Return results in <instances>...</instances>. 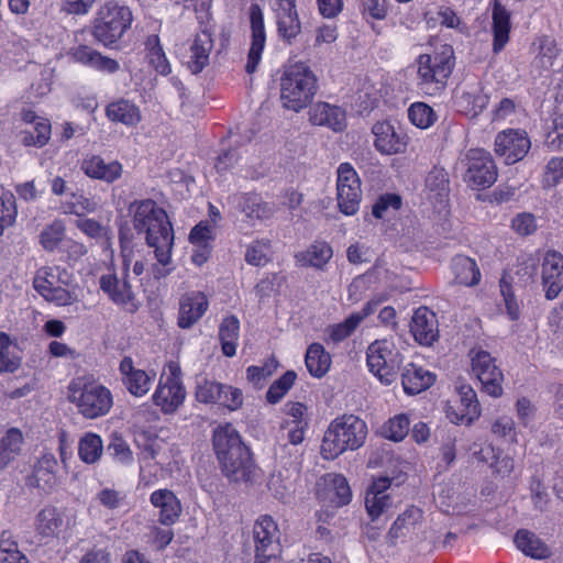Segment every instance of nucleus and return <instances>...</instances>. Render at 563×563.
<instances>
[{"label": "nucleus", "instance_id": "obj_20", "mask_svg": "<svg viewBox=\"0 0 563 563\" xmlns=\"http://www.w3.org/2000/svg\"><path fill=\"white\" fill-rule=\"evenodd\" d=\"M285 418L280 424L288 446L298 449L303 440L309 426L307 407L301 402H287L284 408Z\"/></svg>", "mask_w": 563, "mask_h": 563}, {"label": "nucleus", "instance_id": "obj_18", "mask_svg": "<svg viewBox=\"0 0 563 563\" xmlns=\"http://www.w3.org/2000/svg\"><path fill=\"white\" fill-rule=\"evenodd\" d=\"M530 146L527 132L520 129L504 130L495 137V153L508 165L521 161Z\"/></svg>", "mask_w": 563, "mask_h": 563}, {"label": "nucleus", "instance_id": "obj_51", "mask_svg": "<svg viewBox=\"0 0 563 563\" xmlns=\"http://www.w3.org/2000/svg\"><path fill=\"white\" fill-rule=\"evenodd\" d=\"M510 15L500 4H495L493 10V49L499 53L509 41Z\"/></svg>", "mask_w": 563, "mask_h": 563}, {"label": "nucleus", "instance_id": "obj_45", "mask_svg": "<svg viewBox=\"0 0 563 563\" xmlns=\"http://www.w3.org/2000/svg\"><path fill=\"white\" fill-rule=\"evenodd\" d=\"M218 335L222 353L228 357L234 356L240 339V320L238 317L230 314L223 318L219 325Z\"/></svg>", "mask_w": 563, "mask_h": 563}, {"label": "nucleus", "instance_id": "obj_8", "mask_svg": "<svg viewBox=\"0 0 563 563\" xmlns=\"http://www.w3.org/2000/svg\"><path fill=\"white\" fill-rule=\"evenodd\" d=\"M132 10L115 0L102 4L93 22L92 35L106 47H113L130 30L133 23Z\"/></svg>", "mask_w": 563, "mask_h": 563}, {"label": "nucleus", "instance_id": "obj_9", "mask_svg": "<svg viewBox=\"0 0 563 563\" xmlns=\"http://www.w3.org/2000/svg\"><path fill=\"white\" fill-rule=\"evenodd\" d=\"M300 457L299 449L288 445H280L276 452V459L282 468L271 474L267 488L276 499L283 503L289 501L294 493V481L299 472Z\"/></svg>", "mask_w": 563, "mask_h": 563}, {"label": "nucleus", "instance_id": "obj_47", "mask_svg": "<svg viewBox=\"0 0 563 563\" xmlns=\"http://www.w3.org/2000/svg\"><path fill=\"white\" fill-rule=\"evenodd\" d=\"M135 442L144 460L150 459L154 460L155 464H163L161 459L167 448L164 439L152 431H142L136 434Z\"/></svg>", "mask_w": 563, "mask_h": 563}, {"label": "nucleus", "instance_id": "obj_35", "mask_svg": "<svg viewBox=\"0 0 563 563\" xmlns=\"http://www.w3.org/2000/svg\"><path fill=\"white\" fill-rule=\"evenodd\" d=\"M22 120L29 126H31L35 132L36 136H32V131L25 129L20 132L21 143L25 146H35L42 147L51 139V123L47 119L38 117L32 110H24L22 112Z\"/></svg>", "mask_w": 563, "mask_h": 563}, {"label": "nucleus", "instance_id": "obj_11", "mask_svg": "<svg viewBox=\"0 0 563 563\" xmlns=\"http://www.w3.org/2000/svg\"><path fill=\"white\" fill-rule=\"evenodd\" d=\"M186 389L181 382V371L177 363L167 364V373H163L152 400L165 415L174 413L185 401Z\"/></svg>", "mask_w": 563, "mask_h": 563}, {"label": "nucleus", "instance_id": "obj_36", "mask_svg": "<svg viewBox=\"0 0 563 563\" xmlns=\"http://www.w3.org/2000/svg\"><path fill=\"white\" fill-rule=\"evenodd\" d=\"M318 496L334 507H342L351 501L352 492L343 475L328 474L323 477V488L319 489Z\"/></svg>", "mask_w": 563, "mask_h": 563}, {"label": "nucleus", "instance_id": "obj_5", "mask_svg": "<svg viewBox=\"0 0 563 563\" xmlns=\"http://www.w3.org/2000/svg\"><path fill=\"white\" fill-rule=\"evenodd\" d=\"M317 92V77L303 63L285 68L280 77V102L287 110L299 112L313 99Z\"/></svg>", "mask_w": 563, "mask_h": 563}, {"label": "nucleus", "instance_id": "obj_29", "mask_svg": "<svg viewBox=\"0 0 563 563\" xmlns=\"http://www.w3.org/2000/svg\"><path fill=\"white\" fill-rule=\"evenodd\" d=\"M150 503L157 509L158 522L165 527L175 525L183 512L179 498L168 488L154 490L150 495Z\"/></svg>", "mask_w": 563, "mask_h": 563}, {"label": "nucleus", "instance_id": "obj_48", "mask_svg": "<svg viewBox=\"0 0 563 563\" xmlns=\"http://www.w3.org/2000/svg\"><path fill=\"white\" fill-rule=\"evenodd\" d=\"M305 363L311 376L321 378L329 372L332 361L323 345L312 343L307 349Z\"/></svg>", "mask_w": 563, "mask_h": 563}, {"label": "nucleus", "instance_id": "obj_49", "mask_svg": "<svg viewBox=\"0 0 563 563\" xmlns=\"http://www.w3.org/2000/svg\"><path fill=\"white\" fill-rule=\"evenodd\" d=\"M22 355L18 343L9 334L0 332V374L14 373L21 365Z\"/></svg>", "mask_w": 563, "mask_h": 563}, {"label": "nucleus", "instance_id": "obj_13", "mask_svg": "<svg viewBox=\"0 0 563 563\" xmlns=\"http://www.w3.org/2000/svg\"><path fill=\"white\" fill-rule=\"evenodd\" d=\"M213 46L212 33L203 29L179 45L177 54L190 73L196 75L209 65Z\"/></svg>", "mask_w": 563, "mask_h": 563}, {"label": "nucleus", "instance_id": "obj_19", "mask_svg": "<svg viewBox=\"0 0 563 563\" xmlns=\"http://www.w3.org/2000/svg\"><path fill=\"white\" fill-rule=\"evenodd\" d=\"M251 43L247 53L245 71L253 74L261 64L263 52L266 45V30L264 23V13L257 3H252L249 9Z\"/></svg>", "mask_w": 563, "mask_h": 563}, {"label": "nucleus", "instance_id": "obj_4", "mask_svg": "<svg viewBox=\"0 0 563 563\" xmlns=\"http://www.w3.org/2000/svg\"><path fill=\"white\" fill-rule=\"evenodd\" d=\"M366 422L354 415H342L333 419L324 432L321 454L325 460H334L347 450L360 449L366 440Z\"/></svg>", "mask_w": 563, "mask_h": 563}, {"label": "nucleus", "instance_id": "obj_1", "mask_svg": "<svg viewBox=\"0 0 563 563\" xmlns=\"http://www.w3.org/2000/svg\"><path fill=\"white\" fill-rule=\"evenodd\" d=\"M133 213V228L153 250L156 263L147 268L154 279H162L173 271L172 253L174 247V230L165 210L152 199L134 201L130 206Z\"/></svg>", "mask_w": 563, "mask_h": 563}, {"label": "nucleus", "instance_id": "obj_34", "mask_svg": "<svg viewBox=\"0 0 563 563\" xmlns=\"http://www.w3.org/2000/svg\"><path fill=\"white\" fill-rule=\"evenodd\" d=\"M309 121L313 125L327 126L335 132L346 126L345 111L328 102H317L309 110Z\"/></svg>", "mask_w": 563, "mask_h": 563}, {"label": "nucleus", "instance_id": "obj_52", "mask_svg": "<svg viewBox=\"0 0 563 563\" xmlns=\"http://www.w3.org/2000/svg\"><path fill=\"white\" fill-rule=\"evenodd\" d=\"M24 438L16 428H10L0 439V468H4L21 453Z\"/></svg>", "mask_w": 563, "mask_h": 563}, {"label": "nucleus", "instance_id": "obj_3", "mask_svg": "<svg viewBox=\"0 0 563 563\" xmlns=\"http://www.w3.org/2000/svg\"><path fill=\"white\" fill-rule=\"evenodd\" d=\"M66 398L87 420L108 416L114 405L111 389L89 375L73 378L67 385Z\"/></svg>", "mask_w": 563, "mask_h": 563}, {"label": "nucleus", "instance_id": "obj_53", "mask_svg": "<svg viewBox=\"0 0 563 563\" xmlns=\"http://www.w3.org/2000/svg\"><path fill=\"white\" fill-rule=\"evenodd\" d=\"M103 453L102 438L95 432H86L78 442V456L86 464L97 463Z\"/></svg>", "mask_w": 563, "mask_h": 563}, {"label": "nucleus", "instance_id": "obj_27", "mask_svg": "<svg viewBox=\"0 0 563 563\" xmlns=\"http://www.w3.org/2000/svg\"><path fill=\"white\" fill-rule=\"evenodd\" d=\"M391 481L388 477H378L372 482L366 490L365 507L372 520L378 519L394 504L389 493Z\"/></svg>", "mask_w": 563, "mask_h": 563}, {"label": "nucleus", "instance_id": "obj_12", "mask_svg": "<svg viewBox=\"0 0 563 563\" xmlns=\"http://www.w3.org/2000/svg\"><path fill=\"white\" fill-rule=\"evenodd\" d=\"M465 167L464 180L474 189H485L497 180V167L490 154L482 148H471L461 158Z\"/></svg>", "mask_w": 563, "mask_h": 563}, {"label": "nucleus", "instance_id": "obj_46", "mask_svg": "<svg viewBox=\"0 0 563 563\" xmlns=\"http://www.w3.org/2000/svg\"><path fill=\"white\" fill-rule=\"evenodd\" d=\"M454 279L463 286H475L481 280V272L474 260L464 255H457L451 264Z\"/></svg>", "mask_w": 563, "mask_h": 563}, {"label": "nucleus", "instance_id": "obj_7", "mask_svg": "<svg viewBox=\"0 0 563 563\" xmlns=\"http://www.w3.org/2000/svg\"><path fill=\"white\" fill-rule=\"evenodd\" d=\"M452 46L444 45L433 54H421L416 59L417 85L429 96H435L446 86L454 68Z\"/></svg>", "mask_w": 563, "mask_h": 563}, {"label": "nucleus", "instance_id": "obj_31", "mask_svg": "<svg viewBox=\"0 0 563 563\" xmlns=\"http://www.w3.org/2000/svg\"><path fill=\"white\" fill-rule=\"evenodd\" d=\"M68 54L74 62L92 68L97 71L114 74L120 69V64L118 60L104 56L87 45L73 47Z\"/></svg>", "mask_w": 563, "mask_h": 563}, {"label": "nucleus", "instance_id": "obj_25", "mask_svg": "<svg viewBox=\"0 0 563 563\" xmlns=\"http://www.w3.org/2000/svg\"><path fill=\"white\" fill-rule=\"evenodd\" d=\"M386 300V295L374 296L368 302H366L361 311L353 312L344 321L331 325L328 329L329 339L332 342L338 343L349 338L355 331L358 324L366 317L374 313V311Z\"/></svg>", "mask_w": 563, "mask_h": 563}, {"label": "nucleus", "instance_id": "obj_50", "mask_svg": "<svg viewBox=\"0 0 563 563\" xmlns=\"http://www.w3.org/2000/svg\"><path fill=\"white\" fill-rule=\"evenodd\" d=\"M146 59L159 75L167 76L172 73L170 63L164 52L159 37L156 34L147 36L144 43Z\"/></svg>", "mask_w": 563, "mask_h": 563}, {"label": "nucleus", "instance_id": "obj_2", "mask_svg": "<svg viewBox=\"0 0 563 563\" xmlns=\"http://www.w3.org/2000/svg\"><path fill=\"white\" fill-rule=\"evenodd\" d=\"M213 448L224 475L232 482L253 483L257 475L249 449L236 429L225 423L213 431Z\"/></svg>", "mask_w": 563, "mask_h": 563}, {"label": "nucleus", "instance_id": "obj_21", "mask_svg": "<svg viewBox=\"0 0 563 563\" xmlns=\"http://www.w3.org/2000/svg\"><path fill=\"white\" fill-rule=\"evenodd\" d=\"M122 384L126 390L134 397H143L150 390L156 378L154 371L146 372L134 365L131 357L125 356L119 365Z\"/></svg>", "mask_w": 563, "mask_h": 563}, {"label": "nucleus", "instance_id": "obj_59", "mask_svg": "<svg viewBox=\"0 0 563 563\" xmlns=\"http://www.w3.org/2000/svg\"><path fill=\"white\" fill-rule=\"evenodd\" d=\"M512 282L514 277L511 276V273L505 272L500 279L499 286L507 316L510 320L515 321L520 318V305L515 297Z\"/></svg>", "mask_w": 563, "mask_h": 563}, {"label": "nucleus", "instance_id": "obj_32", "mask_svg": "<svg viewBox=\"0 0 563 563\" xmlns=\"http://www.w3.org/2000/svg\"><path fill=\"white\" fill-rule=\"evenodd\" d=\"M81 170L89 178L111 184L122 176L123 166L118 161L106 162L99 155H89L82 159Z\"/></svg>", "mask_w": 563, "mask_h": 563}, {"label": "nucleus", "instance_id": "obj_38", "mask_svg": "<svg viewBox=\"0 0 563 563\" xmlns=\"http://www.w3.org/2000/svg\"><path fill=\"white\" fill-rule=\"evenodd\" d=\"M435 382V375L429 369L416 364H407L401 373L404 391L408 395L420 394L430 388Z\"/></svg>", "mask_w": 563, "mask_h": 563}, {"label": "nucleus", "instance_id": "obj_15", "mask_svg": "<svg viewBox=\"0 0 563 563\" xmlns=\"http://www.w3.org/2000/svg\"><path fill=\"white\" fill-rule=\"evenodd\" d=\"M472 373L483 386V390L492 397L503 394V373L495 363V358L482 349H473L470 352Z\"/></svg>", "mask_w": 563, "mask_h": 563}, {"label": "nucleus", "instance_id": "obj_54", "mask_svg": "<svg viewBox=\"0 0 563 563\" xmlns=\"http://www.w3.org/2000/svg\"><path fill=\"white\" fill-rule=\"evenodd\" d=\"M422 511L417 507H409L393 523L389 530L391 539H398L413 532L421 520Z\"/></svg>", "mask_w": 563, "mask_h": 563}, {"label": "nucleus", "instance_id": "obj_14", "mask_svg": "<svg viewBox=\"0 0 563 563\" xmlns=\"http://www.w3.org/2000/svg\"><path fill=\"white\" fill-rule=\"evenodd\" d=\"M336 174L339 209L345 216H353L358 211L362 198L360 177L350 163L340 164Z\"/></svg>", "mask_w": 563, "mask_h": 563}, {"label": "nucleus", "instance_id": "obj_55", "mask_svg": "<svg viewBox=\"0 0 563 563\" xmlns=\"http://www.w3.org/2000/svg\"><path fill=\"white\" fill-rule=\"evenodd\" d=\"M540 258L536 255L529 254L518 260L517 268L514 277L512 286L525 287L532 283L538 273V265Z\"/></svg>", "mask_w": 563, "mask_h": 563}, {"label": "nucleus", "instance_id": "obj_16", "mask_svg": "<svg viewBox=\"0 0 563 563\" xmlns=\"http://www.w3.org/2000/svg\"><path fill=\"white\" fill-rule=\"evenodd\" d=\"M131 260L122 251V273L118 276L115 273H108L100 277V289L108 298L119 306L134 307V291L129 282Z\"/></svg>", "mask_w": 563, "mask_h": 563}, {"label": "nucleus", "instance_id": "obj_58", "mask_svg": "<svg viewBox=\"0 0 563 563\" xmlns=\"http://www.w3.org/2000/svg\"><path fill=\"white\" fill-rule=\"evenodd\" d=\"M62 208L66 214H76L82 217L97 210L98 203L93 198L80 194H71L63 201Z\"/></svg>", "mask_w": 563, "mask_h": 563}, {"label": "nucleus", "instance_id": "obj_57", "mask_svg": "<svg viewBox=\"0 0 563 563\" xmlns=\"http://www.w3.org/2000/svg\"><path fill=\"white\" fill-rule=\"evenodd\" d=\"M18 209L14 195L0 185V235L5 228L11 227L16 219Z\"/></svg>", "mask_w": 563, "mask_h": 563}, {"label": "nucleus", "instance_id": "obj_64", "mask_svg": "<svg viewBox=\"0 0 563 563\" xmlns=\"http://www.w3.org/2000/svg\"><path fill=\"white\" fill-rule=\"evenodd\" d=\"M0 563H29L27 556L5 532L0 538Z\"/></svg>", "mask_w": 563, "mask_h": 563}, {"label": "nucleus", "instance_id": "obj_6", "mask_svg": "<svg viewBox=\"0 0 563 563\" xmlns=\"http://www.w3.org/2000/svg\"><path fill=\"white\" fill-rule=\"evenodd\" d=\"M33 286L38 295L57 307L71 306L79 300L78 286L73 274L60 266L40 268Z\"/></svg>", "mask_w": 563, "mask_h": 563}, {"label": "nucleus", "instance_id": "obj_56", "mask_svg": "<svg viewBox=\"0 0 563 563\" xmlns=\"http://www.w3.org/2000/svg\"><path fill=\"white\" fill-rule=\"evenodd\" d=\"M272 244L269 240H256L245 250V262L252 266H265L272 260Z\"/></svg>", "mask_w": 563, "mask_h": 563}, {"label": "nucleus", "instance_id": "obj_43", "mask_svg": "<svg viewBox=\"0 0 563 563\" xmlns=\"http://www.w3.org/2000/svg\"><path fill=\"white\" fill-rule=\"evenodd\" d=\"M536 56L532 62V68L542 74L549 71L560 54L555 41L549 36H542L534 43Z\"/></svg>", "mask_w": 563, "mask_h": 563}, {"label": "nucleus", "instance_id": "obj_62", "mask_svg": "<svg viewBox=\"0 0 563 563\" xmlns=\"http://www.w3.org/2000/svg\"><path fill=\"white\" fill-rule=\"evenodd\" d=\"M65 231V224L62 220H55L46 225L40 235V243L43 249L49 252L56 250L64 240Z\"/></svg>", "mask_w": 563, "mask_h": 563}, {"label": "nucleus", "instance_id": "obj_24", "mask_svg": "<svg viewBox=\"0 0 563 563\" xmlns=\"http://www.w3.org/2000/svg\"><path fill=\"white\" fill-rule=\"evenodd\" d=\"M209 299L202 291L191 290L179 299L177 324L180 329L192 328L207 312Z\"/></svg>", "mask_w": 563, "mask_h": 563}, {"label": "nucleus", "instance_id": "obj_60", "mask_svg": "<svg viewBox=\"0 0 563 563\" xmlns=\"http://www.w3.org/2000/svg\"><path fill=\"white\" fill-rule=\"evenodd\" d=\"M409 121L421 130L429 129L437 121L434 110L424 102H415L408 109Z\"/></svg>", "mask_w": 563, "mask_h": 563}, {"label": "nucleus", "instance_id": "obj_30", "mask_svg": "<svg viewBox=\"0 0 563 563\" xmlns=\"http://www.w3.org/2000/svg\"><path fill=\"white\" fill-rule=\"evenodd\" d=\"M269 3L276 15L279 35L288 41L295 38L300 32L296 0H269Z\"/></svg>", "mask_w": 563, "mask_h": 563}, {"label": "nucleus", "instance_id": "obj_22", "mask_svg": "<svg viewBox=\"0 0 563 563\" xmlns=\"http://www.w3.org/2000/svg\"><path fill=\"white\" fill-rule=\"evenodd\" d=\"M460 398V407L456 409L450 406L446 409V417L455 424H472L481 416V406L475 390L468 384L456 386Z\"/></svg>", "mask_w": 563, "mask_h": 563}, {"label": "nucleus", "instance_id": "obj_40", "mask_svg": "<svg viewBox=\"0 0 563 563\" xmlns=\"http://www.w3.org/2000/svg\"><path fill=\"white\" fill-rule=\"evenodd\" d=\"M239 208L245 214L250 222L263 221L271 218L275 208L268 202H264L256 194H243L234 198Z\"/></svg>", "mask_w": 563, "mask_h": 563}, {"label": "nucleus", "instance_id": "obj_44", "mask_svg": "<svg viewBox=\"0 0 563 563\" xmlns=\"http://www.w3.org/2000/svg\"><path fill=\"white\" fill-rule=\"evenodd\" d=\"M34 526L42 538H53L58 536L64 527L63 515L57 508L47 506L38 511Z\"/></svg>", "mask_w": 563, "mask_h": 563}, {"label": "nucleus", "instance_id": "obj_17", "mask_svg": "<svg viewBox=\"0 0 563 563\" xmlns=\"http://www.w3.org/2000/svg\"><path fill=\"white\" fill-rule=\"evenodd\" d=\"M373 145L382 155L404 154L409 144V136L396 126L391 120H380L373 124Z\"/></svg>", "mask_w": 563, "mask_h": 563}, {"label": "nucleus", "instance_id": "obj_23", "mask_svg": "<svg viewBox=\"0 0 563 563\" xmlns=\"http://www.w3.org/2000/svg\"><path fill=\"white\" fill-rule=\"evenodd\" d=\"M58 462L53 453L44 452L33 465L29 484L40 490L52 493L59 484Z\"/></svg>", "mask_w": 563, "mask_h": 563}, {"label": "nucleus", "instance_id": "obj_10", "mask_svg": "<svg viewBox=\"0 0 563 563\" xmlns=\"http://www.w3.org/2000/svg\"><path fill=\"white\" fill-rule=\"evenodd\" d=\"M366 362L372 374L383 384L390 385L396 379L402 357L393 340L380 339L368 345Z\"/></svg>", "mask_w": 563, "mask_h": 563}, {"label": "nucleus", "instance_id": "obj_42", "mask_svg": "<svg viewBox=\"0 0 563 563\" xmlns=\"http://www.w3.org/2000/svg\"><path fill=\"white\" fill-rule=\"evenodd\" d=\"M106 115L110 121L122 123L126 126H135L142 119L140 108L125 99H119L109 103L106 108Z\"/></svg>", "mask_w": 563, "mask_h": 563}, {"label": "nucleus", "instance_id": "obj_37", "mask_svg": "<svg viewBox=\"0 0 563 563\" xmlns=\"http://www.w3.org/2000/svg\"><path fill=\"white\" fill-rule=\"evenodd\" d=\"M489 96L481 82L465 85L456 96L457 107L467 114L477 115L488 104Z\"/></svg>", "mask_w": 563, "mask_h": 563}, {"label": "nucleus", "instance_id": "obj_33", "mask_svg": "<svg viewBox=\"0 0 563 563\" xmlns=\"http://www.w3.org/2000/svg\"><path fill=\"white\" fill-rule=\"evenodd\" d=\"M410 331L417 342L431 345L439 335L435 313L426 307L418 308L412 316Z\"/></svg>", "mask_w": 563, "mask_h": 563}, {"label": "nucleus", "instance_id": "obj_39", "mask_svg": "<svg viewBox=\"0 0 563 563\" xmlns=\"http://www.w3.org/2000/svg\"><path fill=\"white\" fill-rule=\"evenodd\" d=\"M333 251L324 241H314L307 249L295 254V263L298 267H312L322 269L331 260Z\"/></svg>", "mask_w": 563, "mask_h": 563}, {"label": "nucleus", "instance_id": "obj_63", "mask_svg": "<svg viewBox=\"0 0 563 563\" xmlns=\"http://www.w3.org/2000/svg\"><path fill=\"white\" fill-rule=\"evenodd\" d=\"M224 384L202 378L197 383L195 396L197 401L206 405L217 404L221 393H223Z\"/></svg>", "mask_w": 563, "mask_h": 563}, {"label": "nucleus", "instance_id": "obj_26", "mask_svg": "<svg viewBox=\"0 0 563 563\" xmlns=\"http://www.w3.org/2000/svg\"><path fill=\"white\" fill-rule=\"evenodd\" d=\"M542 285L545 297L556 298L563 287V256L555 251H548L542 258Z\"/></svg>", "mask_w": 563, "mask_h": 563}, {"label": "nucleus", "instance_id": "obj_41", "mask_svg": "<svg viewBox=\"0 0 563 563\" xmlns=\"http://www.w3.org/2000/svg\"><path fill=\"white\" fill-rule=\"evenodd\" d=\"M514 541L519 551L534 560H544L552 554L550 547L529 530L517 531Z\"/></svg>", "mask_w": 563, "mask_h": 563}, {"label": "nucleus", "instance_id": "obj_28", "mask_svg": "<svg viewBox=\"0 0 563 563\" xmlns=\"http://www.w3.org/2000/svg\"><path fill=\"white\" fill-rule=\"evenodd\" d=\"M255 553H279V529L275 520L267 515L257 518L253 526Z\"/></svg>", "mask_w": 563, "mask_h": 563}, {"label": "nucleus", "instance_id": "obj_61", "mask_svg": "<svg viewBox=\"0 0 563 563\" xmlns=\"http://www.w3.org/2000/svg\"><path fill=\"white\" fill-rule=\"evenodd\" d=\"M410 420L407 415L399 413L390 418L382 427V434L391 441L399 442L409 432Z\"/></svg>", "mask_w": 563, "mask_h": 563}]
</instances>
